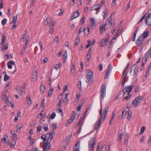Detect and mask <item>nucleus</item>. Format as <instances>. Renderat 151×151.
Returning <instances> with one entry per match:
<instances>
[{
    "instance_id": "obj_15",
    "label": "nucleus",
    "mask_w": 151,
    "mask_h": 151,
    "mask_svg": "<svg viewBox=\"0 0 151 151\" xmlns=\"http://www.w3.org/2000/svg\"><path fill=\"white\" fill-rule=\"evenodd\" d=\"M112 69V66L111 64H109L108 68L106 72L104 78L105 79H106L108 77V74L111 71Z\"/></svg>"
},
{
    "instance_id": "obj_42",
    "label": "nucleus",
    "mask_w": 151,
    "mask_h": 151,
    "mask_svg": "<svg viewBox=\"0 0 151 151\" xmlns=\"http://www.w3.org/2000/svg\"><path fill=\"white\" fill-rule=\"evenodd\" d=\"M127 115V119L128 121H129L131 117V114H129V112L128 111H126L125 114V115Z\"/></svg>"
},
{
    "instance_id": "obj_49",
    "label": "nucleus",
    "mask_w": 151,
    "mask_h": 151,
    "mask_svg": "<svg viewBox=\"0 0 151 151\" xmlns=\"http://www.w3.org/2000/svg\"><path fill=\"white\" fill-rule=\"evenodd\" d=\"M92 48L91 47L88 50V53L87 55V57H88V56H91L92 53Z\"/></svg>"
},
{
    "instance_id": "obj_29",
    "label": "nucleus",
    "mask_w": 151,
    "mask_h": 151,
    "mask_svg": "<svg viewBox=\"0 0 151 151\" xmlns=\"http://www.w3.org/2000/svg\"><path fill=\"white\" fill-rule=\"evenodd\" d=\"M22 124L21 123H19L17 126V132H20L21 129L22 127Z\"/></svg>"
},
{
    "instance_id": "obj_19",
    "label": "nucleus",
    "mask_w": 151,
    "mask_h": 151,
    "mask_svg": "<svg viewBox=\"0 0 151 151\" xmlns=\"http://www.w3.org/2000/svg\"><path fill=\"white\" fill-rule=\"evenodd\" d=\"M149 33V32L148 30H145L144 32L140 36H142V37L144 39L147 37Z\"/></svg>"
},
{
    "instance_id": "obj_8",
    "label": "nucleus",
    "mask_w": 151,
    "mask_h": 151,
    "mask_svg": "<svg viewBox=\"0 0 151 151\" xmlns=\"http://www.w3.org/2000/svg\"><path fill=\"white\" fill-rule=\"evenodd\" d=\"M109 35H107L106 36V38L105 39H103L101 40L100 43L101 47H104L107 45V42L109 40Z\"/></svg>"
},
{
    "instance_id": "obj_36",
    "label": "nucleus",
    "mask_w": 151,
    "mask_h": 151,
    "mask_svg": "<svg viewBox=\"0 0 151 151\" xmlns=\"http://www.w3.org/2000/svg\"><path fill=\"white\" fill-rule=\"evenodd\" d=\"M53 137V134H52V133H50L49 134V136L47 137V140L48 142L49 141L50 143L51 142L52 139Z\"/></svg>"
},
{
    "instance_id": "obj_30",
    "label": "nucleus",
    "mask_w": 151,
    "mask_h": 151,
    "mask_svg": "<svg viewBox=\"0 0 151 151\" xmlns=\"http://www.w3.org/2000/svg\"><path fill=\"white\" fill-rule=\"evenodd\" d=\"M151 69V65H150L148 67L146 73L145 74V77H147L150 74V72Z\"/></svg>"
},
{
    "instance_id": "obj_40",
    "label": "nucleus",
    "mask_w": 151,
    "mask_h": 151,
    "mask_svg": "<svg viewBox=\"0 0 151 151\" xmlns=\"http://www.w3.org/2000/svg\"><path fill=\"white\" fill-rule=\"evenodd\" d=\"M54 89L51 88L49 91L48 92V96H50L52 95V93L54 91Z\"/></svg>"
},
{
    "instance_id": "obj_7",
    "label": "nucleus",
    "mask_w": 151,
    "mask_h": 151,
    "mask_svg": "<svg viewBox=\"0 0 151 151\" xmlns=\"http://www.w3.org/2000/svg\"><path fill=\"white\" fill-rule=\"evenodd\" d=\"M106 86L105 83L103 84L101 88V96L102 99H103L106 96Z\"/></svg>"
},
{
    "instance_id": "obj_37",
    "label": "nucleus",
    "mask_w": 151,
    "mask_h": 151,
    "mask_svg": "<svg viewBox=\"0 0 151 151\" xmlns=\"http://www.w3.org/2000/svg\"><path fill=\"white\" fill-rule=\"evenodd\" d=\"M40 91L42 93H44L45 91V87L42 84H41L40 86Z\"/></svg>"
},
{
    "instance_id": "obj_33",
    "label": "nucleus",
    "mask_w": 151,
    "mask_h": 151,
    "mask_svg": "<svg viewBox=\"0 0 151 151\" xmlns=\"http://www.w3.org/2000/svg\"><path fill=\"white\" fill-rule=\"evenodd\" d=\"M79 142H77L75 145L74 147V151H79V148L78 147Z\"/></svg>"
},
{
    "instance_id": "obj_60",
    "label": "nucleus",
    "mask_w": 151,
    "mask_h": 151,
    "mask_svg": "<svg viewBox=\"0 0 151 151\" xmlns=\"http://www.w3.org/2000/svg\"><path fill=\"white\" fill-rule=\"evenodd\" d=\"M7 91H4L1 93L2 96H6L7 95Z\"/></svg>"
},
{
    "instance_id": "obj_17",
    "label": "nucleus",
    "mask_w": 151,
    "mask_h": 151,
    "mask_svg": "<svg viewBox=\"0 0 151 151\" xmlns=\"http://www.w3.org/2000/svg\"><path fill=\"white\" fill-rule=\"evenodd\" d=\"M80 13L79 11L77 10L76 12H75L73 16H71L70 17V20H72L74 19L77 18L79 15Z\"/></svg>"
},
{
    "instance_id": "obj_43",
    "label": "nucleus",
    "mask_w": 151,
    "mask_h": 151,
    "mask_svg": "<svg viewBox=\"0 0 151 151\" xmlns=\"http://www.w3.org/2000/svg\"><path fill=\"white\" fill-rule=\"evenodd\" d=\"M26 100L28 104L31 105L32 104V101L30 97H27L26 99Z\"/></svg>"
},
{
    "instance_id": "obj_62",
    "label": "nucleus",
    "mask_w": 151,
    "mask_h": 151,
    "mask_svg": "<svg viewBox=\"0 0 151 151\" xmlns=\"http://www.w3.org/2000/svg\"><path fill=\"white\" fill-rule=\"evenodd\" d=\"M63 98V95L62 94H60L58 96V101H62Z\"/></svg>"
},
{
    "instance_id": "obj_28",
    "label": "nucleus",
    "mask_w": 151,
    "mask_h": 151,
    "mask_svg": "<svg viewBox=\"0 0 151 151\" xmlns=\"http://www.w3.org/2000/svg\"><path fill=\"white\" fill-rule=\"evenodd\" d=\"M146 24L148 26L151 25V18H145Z\"/></svg>"
},
{
    "instance_id": "obj_6",
    "label": "nucleus",
    "mask_w": 151,
    "mask_h": 151,
    "mask_svg": "<svg viewBox=\"0 0 151 151\" xmlns=\"http://www.w3.org/2000/svg\"><path fill=\"white\" fill-rule=\"evenodd\" d=\"M112 14L111 16L108 18L106 20L105 24L106 25H110L111 26H113L115 24V19H112Z\"/></svg>"
},
{
    "instance_id": "obj_21",
    "label": "nucleus",
    "mask_w": 151,
    "mask_h": 151,
    "mask_svg": "<svg viewBox=\"0 0 151 151\" xmlns=\"http://www.w3.org/2000/svg\"><path fill=\"white\" fill-rule=\"evenodd\" d=\"M37 72L36 71H33V75L32 76V81H35L37 78Z\"/></svg>"
},
{
    "instance_id": "obj_34",
    "label": "nucleus",
    "mask_w": 151,
    "mask_h": 151,
    "mask_svg": "<svg viewBox=\"0 0 151 151\" xmlns=\"http://www.w3.org/2000/svg\"><path fill=\"white\" fill-rule=\"evenodd\" d=\"M47 137V135L45 134H43L41 137V139H42L43 141V142H48V140L46 139Z\"/></svg>"
},
{
    "instance_id": "obj_14",
    "label": "nucleus",
    "mask_w": 151,
    "mask_h": 151,
    "mask_svg": "<svg viewBox=\"0 0 151 151\" xmlns=\"http://www.w3.org/2000/svg\"><path fill=\"white\" fill-rule=\"evenodd\" d=\"M55 22L54 21H52L49 25V28L50 29L49 32L52 34L53 32L54 26L55 25Z\"/></svg>"
},
{
    "instance_id": "obj_54",
    "label": "nucleus",
    "mask_w": 151,
    "mask_h": 151,
    "mask_svg": "<svg viewBox=\"0 0 151 151\" xmlns=\"http://www.w3.org/2000/svg\"><path fill=\"white\" fill-rule=\"evenodd\" d=\"M85 20V18L84 17V16H83L80 20V22L82 24H83V23H84Z\"/></svg>"
},
{
    "instance_id": "obj_5",
    "label": "nucleus",
    "mask_w": 151,
    "mask_h": 151,
    "mask_svg": "<svg viewBox=\"0 0 151 151\" xmlns=\"http://www.w3.org/2000/svg\"><path fill=\"white\" fill-rule=\"evenodd\" d=\"M143 99V97L142 96H139L136 97L132 102L134 106L135 107H137L139 104L142 101Z\"/></svg>"
},
{
    "instance_id": "obj_2",
    "label": "nucleus",
    "mask_w": 151,
    "mask_h": 151,
    "mask_svg": "<svg viewBox=\"0 0 151 151\" xmlns=\"http://www.w3.org/2000/svg\"><path fill=\"white\" fill-rule=\"evenodd\" d=\"M134 86L132 85L127 86V87H126L123 89V96L127 92H128L127 96L124 98L122 100H128L130 99L131 97V95L130 94V93L131 92L132 89L133 88Z\"/></svg>"
},
{
    "instance_id": "obj_41",
    "label": "nucleus",
    "mask_w": 151,
    "mask_h": 151,
    "mask_svg": "<svg viewBox=\"0 0 151 151\" xmlns=\"http://www.w3.org/2000/svg\"><path fill=\"white\" fill-rule=\"evenodd\" d=\"M26 33H25L23 34L22 35V37H21V41L22 42H24L25 40H26Z\"/></svg>"
},
{
    "instance_id": "obj_22",
    "label": "nucleus",
    "mask_w": 151,
    "mask_h": 151,
    "mask_svg": "<svg viewBox=\"0 0 151 151\" xmlns=\"http://www.w3.org/2000/svg\"><path fill=\"white\" fill-rule=\"evenodd\" d=\"M51 21L52 19L51 17H47L46 20L44 22V24L45 25H47L49 23L51 22Z\"/></svg>"
},
{
    "instance_id": "obj_10",
    "label": "nucleus",
    "mask_w": 151,
    "mask_h": 151,
    "mask_svg": "<svg viewBox=\"0 0 151 151\" xmlns=\"http://www.w3.org/2000/svg\"><path fill=\"white\" fill-rule=\"evenodd\" d=\"M48 142H44L42 143L43 150V151H48L51 148V145L50 143L48 144Z\"/></svg>"
},
{
    "instance_id": "obj_20",
    "label": "nucleus",
    "mask_w": 151,
    "mask_h": 151,
    "mask_svg": "<svg viewBox=\"0 0 151 151\" xmlns=\"http://www.w3.org/2000/svg\"><path fill=\"white\" fill-rule=\"evenodd\" d=\"M96 23L95 19L93 18H91L90 19L89 26L90 27H93L94 26Z\"/></svg>"
},
{
    "instance_id": "obj_27",
    "label": "nucleus",
    "mask_w": 151,
    "mask_h": 151,
    "mask_svg": "<svg viewBox=\"0 0 151 151\" xmlns=\"http://www.w3.org/2000/svg\"><path fill=\"white\" fill-rule=\"evenodd\" d=\"M130 65L129 63H128L126 66L125 67V68L124 70H123L122 73V77H123L125 73L127 71V70L128 69L129 67V66Z\"/></svg>"
},
{
    "instance_id": "obj_4",
    "label": "nucleus",
    "mask_w": 151,
    "mask_h": 151,
    "mask_svg": "<svg viewBox=\"0 0 151 151\" xmlns=\"http://www.w3.org/2000/svg\"><path fill=\"white\" fill-rule=\"evenodd\" d=\"M96 138L93 137L91 138L88 142V147L89 151H93L96 144Z\"/></svg>"
},
{
    "instance_id": "obj_63",
    "label": "nucleus",
    "mask_w": 151,
    "mask_h": 151,
    "mask_svg": "<svg viewBox=\"0 0 151 151\" xmlns=\"http://www.w3.org/2000/svg\"><path fill=\"white\" fill-rule=\"evenodd\" d=\"M139 86H136L134 87L135 91V92H137L139 89Z\"/></svg>"
},
{
    "instance_id": "obj_50",
    "label": "nucleus",
    "mask_w": 151,
    "mask_h": 151,
    "mask_svg": "<svg viewBox=\"0 0 151 151\" xmlns=\"http://www.w3.org/2000/svg\"><path fill=\"white\" fill-rule=\"evenodd\" d=\"M17 15L16 16H14L13 17L12 22L14 24H15L16 23V21L17 20Z\"/></svg>"
},
{
    "instance_id": "obj_38",
    "label": "nucleus",
    "mask_w": 151,
    "mask_h": 151,
    "mask_svg": "<svg viewBox=\"0 0 151 151\" xmlns=\"http://www.w3.org/2000/svg\"><path fill=\"white\" fill-rule=\"evenodd\" d=\"M84 120V116L82 117H81L79 119L78 124V125H80V126H81L83 123V121Z\"/></svg>"
},
{
    "instance_id": "obj_12",
    "label": "nucleus",
    "mask_w": 151,
    "mask_h": 151,
    "mask_svg": "<svg viewBox=\"0 0 151 151\" xmlns=\"http://www.w3.org/2000/svg\"><path fill=\"white\" fill-rule=\"evenodd\" d=\"M75 113L74 112H73L71 115V116L70 119H69L67 123H66V124L68 125L70 123L74 122L75 121V117L74 116Z\"/></svg>"
},
{
    "instance_id": "obj_35",
    "label": "nucleus",
    "mask_w": 151,
    "mask_h": 151,
    "mask_svg": "<svg viewBox=\"0 0 151 151\" xmlns=\"http://www.w3.org/2000/svg\"><path fill=\"white\" fill-rule=\"evenodd\" d=\"M138 29V27H137V29H136V30H135V33H134V35H133V36L132 37V40L133 41H135V40L136 37L137 33V32Z\"/></svg>"
},
{
    "instance_id": "obj_44",
    "label": "nucleus",
    "mask_w": 151,
    "mask_h": 151,
    "mask_svg": "<svg viewBox=\"0 0 151 151\" xmlns=\"http://www.w3.org/2000/svg\"><path fill=\"white\" fill-rule=\"evenodd\" d=\"M43 128L44 130L46 132H47L49 130L48 125L47 124H43Z\"/></svg>"
},
{
    "instance_id": "obj_56",
    "label": "nucleus",
    "mask_w": 151,
    "mask_h": 151,
    "mask_svg": "<svg viewBox=\"0 0 151 151\" xmlns=\"http://www.w3.org/2000/svg\"><path fill=\"white\" fill-rule=\"evenodd\" d=\"M78 87L80 90L81 89V81H80L78 83Z\"/></svg>"
},
{
    "instance_id": "obj_32",
    "label": "nucleus",
    "mask_w": 151,
    "mask_h": 151,
    "mask_svg": "<svg viewBox=\"0 0 151 151\" xmlns=\"http://www.w3.org/2000/svg\"><path fill=\"white\" fill-rule=\"evenodd\" d=\"M29 36H28L27 37H26V42L25 44V46L23 47V49L24 50H25L27 47V42H29Z\"/></svg>"
},
{
    "instance_id": "obj_1",
    "label": "nucleus",
    "mask_w": 151,
    "mask_h": 151,
    "mask_svg": "<svg viewBox=\"0 0 151 151\" xmlns=\"http://www.w3.org/2000/svg\"><path fill=\"white\" fill-rule=\"evenodd\" d=\"M108 111L109 109L108 107H105L104 109V112L103 113L102 108H101L99 112L100 114V119L96 122L94 125V127L95 129H99L100 126L101 121H104L105 119Z\"/></svg>"
},
{
    "instance_id": "obj_48",
    "label": "nucleus",
    "mask_w": 151,
    "mask_h": 151,
    "mask_svg": "<svg viewBox=\"0 0 151 151\" xmlns=\"http://www.w3.org/2000/svg\"><path fill=\"white\" fill-rule=\"evenodd\" d=\"M145 129V127H142L141 129L140 132L139 133L140 135H141L144 132Z\"/></svg>"
},
{
    "instance_id": "obj_9",
    "label": "nucleus",
    "mask_w": 151,
    "mask_h": 151,
    "mask_svg": "<svg viewBox=\"0 0 151 151\" xmlns=\"http://www.w3.org/2000/svg\"><path fill=\"white\" fill-rule=\"evenodd\" d=\"M144 40L145 39L142 37V36H139L136 41V45L137 46L140 47L143 44Z\"/></svg>"
},
{
    "instance_id": "obj_25",
    "label": "nucleus",
    "mask_w": 151,
    "mask_h": 151,
    "mask_svg": "<svg viewBox=\"0 0 151 151\" xmlns=\"http://www.w3.org/2000/svg\"><path fill=\"white\" fill-rule=\"evenodd\" d=\"M108 14V9L107 8H106L103 12V18L104 19L107 16Z\"/></svg>"
},
{
    "instance_id": "obj_31",
    "label": "nucleus",
    "mask_w": 151,
    "mask_h": 151,
    "mask_svg": "<svg viewBox=\"0 0 151 151\" xmlns=\"http://www.w3.org/2000/svg\"><path fill=\"white\" fill-rule=\"evenodd\" d=\"M129 137L127 134H125V136L124 138V144L127 145L128 144V141L129 140Z\"/></svg>"
},
{
    "instance_id": "obj_11",
    "label": "nucleus",
    "mask_w": 151,
    "mask_h": 151,
    "mask_svg": "<svg viewBox=\"0 0 151 151\" xmlns=\"http://www.w3.org/2000/svg\"><path fill=\"white\" fill-rule=\"evenodd\" d=\"M139 67L138 65L136 64H134L132 67V70L134 72V75H137Z\"/></svg>"
},
{
    "instance_id": "obj_53",
    "label": "nucleus",
    "mask_w": 151,
    "mask_h": 151,
    "mask_svg": "<svg viewBox=\"0 0 151 151\" xmlns=\"http://www.w3.org/2000/svg\"><path fill=\"white\" fill-rule=\"evenodd\" d=\"M56 116V114L55 112L52 113L50 116V119H53Z\"/></svg>"
},
{
    "instance_id": "obj_23",
    "label": "nucleus",
    "mask_w": 151,
    "mask_h": 151,
    "mask_svg": "<svg viewBox=\"0 0 151 151\" xmlns=\"http://www.w3.org/2000/svg\"><path fill=\"white\" fill-rule=\"evenodd\" d=\"M118 134V141L119 142H121L122 141V137L124 133L123 131H122L121 132H119Z\"/></svg>"
},
{
    "instance_id": "obj_16",
    "label": "nucleus",
    "mask_w": 151,
    "mask_h": 151,
    "mask_svg": "<svg viewBox=\"0 0 151 151\" xmlns=\"http://www.w3.org/2000/svg\"><path fill=\"white\" fill-rule=\"evenodd\" d=\"M25 89L24 87L19 86L18 87L17 89L18 93L21 96H22L24 92V90Z\"/></svg>"
},
{
    "instance_id": "obj_18",
    "label": "nucleus",
    "mask_w": 151,
    "mask_h": 151,
    "mask_svg": "<svg viewBox=\"0 0 151 151\" xmlns=\"http://www.w3.org/2000/svg\"><path fill=\"white\" fill-rule=\"evenodd\" d=\"M106 25V24H101L99 27V29L100 30V34L103 33L105 30V27Z\"/></svg>"
},
{
    "instance_id": "obj_64",
    "label": "nucleus",
    "mask_w": 151,
    "mask_h": 151,
    "mask_svg": "<svg viewBox=\"0 0 151 151\" xmlns=\"http://www.w3.org/2000/svg\"><path fill=\"white\" fill-rule=\"evenodd\" d=\"M60 67V65L59 64H55L54 65V68L58 69Z\"/></svg>"
},
{
    "instance_id": "obj_24",
    "label": "nucleus",
    "mask_w": 151,
    "mask_h": 151,
    "mask_svg": "<svg viewBox=\"0 0 151 151\" xmlns=\"http://www.w3.org/2000/svg\"><path fill=\"white\" fill-rule=\"evenodd\" d=\"M80 41V38L79 37H77L75 40L74 46H77L79 44Z\"/></svg>"
},
{
    "instance_id": "obj_51",
    "label": "nucleus",
    "mask_w": 151,
    "mask_h": 151,
    "mask_svg": "<svg viewBox=\"0 0 151 151\" xmlns=\"http://www.w3.org/2000/svg\"><path fill=\"white\" fill-rule=\"evenodd\" d=\"M7 20L6 18L4 19L1 21V24L3 26L5 25L6 23Z\"/></svg>"
},
{
    "instance_id": "obj_59",
    "label": "nucleus",
    "mask_w": 151,
    "mask_h": 151,
    "mask_svg": "<svg viewBox=\"0 0 151 151\" xmlns=\"http://www.w3.org/2000/svg\"><path fill=\"white\" fill-rule=\"evenodd\" d=\"M8 137V136L6 134H5V135L3 137V138L2 139V141L6 142V139Z\"/></svg>"
},
{
    "instance_id": "obj_52",
    "label": "nucleus",
    "mask_w": 151,
    "mask_h": 151,
    "mask_svg": "<svg viewBox=\"0 0 151 151\" xmlns=\"http://www.w3.org/2000/svg\"><path fill=\"white\" fill-rule=\"evenodd\" d=\"M56 112L59 113L61 114L62 115L63 114V110L60 108L56 109Z\"/></svg>"
},
{
    "instance_id": "obj_3",
    "label": "nucleus",
    "mask_w": 151,
    "mask_h": 151,
    "mask_svg": "<svg viewBox=\"0 0 151 151\" xmlns=\"http://www.w3.org/2000/svg\"><path fill=\"white\" fill-rule=\"evenodd\" d=\"M87 74L86 77L88 80L86 81L88 83V85L91 84L93 80V72L90 70L86 71Z\"/></svg>"
},
{
    "instance_id": "obj_58",
    "label": "nucleus",
    "mask_w": 151,
    "mask_h": 151,
    "mask_svg": "<svg viewBox=\"0 0 151 151\" xmlns=\"http://www.w3.org/2000/svg\"><path fill=\"white\" fill-rule=\"evenodd\" d=\"M9 78H10V77L9 76H8L7 75H6L4 76V81H6L8 80H9Z\"/></svg>"
},
{
    "instance_id": "obj_39",
    "label": "nucleus",
    "mask_w": 151,
    "mask_h": 151,
    "mask_svg": "<svg viewBox=\"0 0 151 151\" xmlns=\"http://www.w3.org/2000/svg\"><path fill=\"white\" fill-rule=\"evenodd\" d=\"M68 95L69 94L68 93H66L65 94V97L63 100V102L64 103H66L67 102L68 100Z\"/></svg>"
},
{
    "instance_id": "obj_61",
    "label": "nucleus",
    "mask_w": 151,
    "mask_h": 151,
    "mask_svg": "<svg viewBox=\"0 0 151 151\" xmlns=\"http://www.w3.org/2000/svg\"><path fill=\"white\" fill-rule=\"evenodd\" d=\"M87 42L88 43V44L86 46V48L87 49L89 47L91 43V41L89 40H87Z\"/></svg>"
},
{
    "instance_id": "obj_57",
    "label": "nucleus",
    "mask_w": 151,
    "mask_h": 151,
    "mask_svg": "<svg viewBox=\"0 0 151 151\" xmlns=\"http://www.w3.org/2000/svg\"><path fill=\"white\" fill-rule=\"evenodd\" d=\"M8 48V44H6L4 45V46L2 48V50H3V51L6 50Z\"/></svg>"
},
{
    "instance_id": "obj_45",
    "label": "nucleus",
    "mask_w": 151,
    "mask_h": 151,
    "mask_svg": "<svg viewBox=\"0 0 151 151\" xmlns=\"http://www.w3.org/2000/svg\"><path fill=\"white\" fill-rule=\"evenodd\" d=\"M127 73H126L125 76L124 77L122 81V85L123 86H124V85L125 83V81L126 80V79L127 78Z\"/></svg>"
},
{
    "instance_id": "obj_55",
    "label": "nucleus",
    "mask_w": 151,
    "mask_h": 151,
    "mask_svg": "<svg viewBox=\"0 0 151 151\" xmlns=\"http://www.w3.org/2000/svg\"><path fill=\"white\" fill-rule=\"evenodd\" d=\"M145 18H151V10L148 11V15Z\"/></svg>"
},
{
    "instance_id": "obj_13",
    "label": "nucleus",
    "mask_w": 151,
    "mask_h": 151,
    "mask_svg": "<svg viewBox=\"0 0 151 151\" xmlns=\"http://www.w3.org/2000/svg\"><path fill=\"white\" fill-rule=\"evenodd\" d=\"M101 6L98 4H95L94 6L91 8L90 9L91 11L96 10V11H100V9L101 8Z\"/></svg>"
},
{
    "instance_id": "obj_46",
    "label": "nucleus",
    "mask_w": 151,
    "mask_h": 151,
    "mask_svg": "<svg viewBox=\"0 0 151 151\" xmlns=\"http://www.w3.org/2000/svg\"><path fill=\"white\" fill-rule=\"evenodd\" d=\"M6 38V37L5 35H3L2 38L1 39V46L3 45L4 44V42H5V40Z\"/></svg>"
},
{
    "instance_id": "obj_47",
    "label": "nucleus",
    "mask_w": 151,
    "mask_h": 151,
    "mask_svg": "<svg viewBox=\"0 0 151 151\" xmlns=\"http://www.w3.org/2000/svg\"><path fill=\"white\" fill-rule=\"evenodd\" d=\"M16 142L14 140H12L11 142L10 146L11 148H14L15 144Z\"/></svg>"
},
{
    "instance_id": "obj_26",
    "label": "nucleus",
    "mask_w": 151,
    "mask_h": 151,
    "mask_svg": "<svg viewBox=\"0 0 151 151\" xmlns=\"http://www.w3.org/2000/svg\"><path fill=\"white\" fill-rule=\"evenodd\" d=\"M130 65L129 63H128L126 66L125 67V68L124 70H123L122 73V77H123L125 73L127 71V70L128 69L129 67V66Z\"/></svg>"
}]
</instances>
